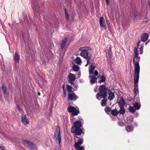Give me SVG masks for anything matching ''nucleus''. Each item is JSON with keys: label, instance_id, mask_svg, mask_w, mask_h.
Masks as SVG:
<instances>
[{"label": "nucleus", "instance_id": "393cba45", "mask_svg": "<svg viewBox=\"0 0 150 150\" xmlns=\"http://www.w3.org/2000/svg\"><path fill=\"white\" fill-rule=\"evenodd\" d=\"M67 90L69 91V92H73L72 91V88L71 86L67 84Z\"/></svg>", "mask_w": 150, "mask_h": 150}, {"label": "nucleus", "instance_id": "ddd939ff", "mask_svg": "<svg viewBox=\"0 0 150 150\" xmlns=\"http://www.w3.org/2000/svg\"><path fill=\"white\" fill-rule=\"evenodd\" d=\"M19 59L20 56L18 52L16 51L15 52V54L14 57V62L16 63H18L19 62Z\"/></svg>", "mask_w": 150, "mask_h": 150}, {"label": "nucleus", "instance_id": "37998d69", "mask_svg": "<svg viewBox=\"0 0 150 150\" xmlns=\"http://www.w3.org/2000/svg\"><path fill=\"white\" fill-rule=\"evenodd\" d=\"M62 88L64 92L65 91V85L64 84L62 85Z\"/></svg>", "mask_w": 150, "mask_h": 150}, {"label": "nucleus", "instance_id": "49530a36", "mask_svg": "<svg viewBox=\"0 0 150 150\" xmlns=\"http://www.w3.org/2000/svg\"><path fill=\"white\" fill-rule=\"evenodd\" d=\"M107 5H108L109 3V0H105Z\"/></svg>", "mask_w": 150, "mask_h": 150}, {"label": "nucleus", "instance_id": "a19ab883", "mask_svg": "<svg viewBox=\"0 0 150 150\" xmlns=\"http://www.w3.org/2000/svg\"><path fill=\"white\" fill-rule=\"evenodd\" d=\"M0 150H6L4 146H1L0 147Z\"/></svg>", "mask_w": 150, "mask_h": 150}, {"label": "nucleus", "instance_id": "a211bd4d", "mask_svg": "<svg viewBox=\"0 0 150 150\" xmlns=\"http://www.w3.org/2000/svg\"><path fill=\"white\" fill-rule=\"evenodd\" d=\"M67 40V38H65L62 41L61 44V48L62 50L64 47Z\"/></svg>", "mask_w": 150, "mask_h": 150}, {"label": "nucleus", "instance_id": "6ab92c4d", "mask_svg": "<svg viewBox=\"0 0 150 150\" xmlns=\"http://www.w3.org/2000/svg\"><path fill=\"white\" fill-rule=\"evenodd\" d=\"M89 77L90 78H91V79H90V82L91 83H93L96 81L97 78L95 76L93 75L91 77L90 76H89Z\"/></svg>", "mask_w": 150, "mask_h": 150}, {"label": "nucleus", "instance_id": "9d476101", "mask_svg": "<svg viewBox=\"0 0 150 150\" xmlns=\"http://www.w3.org/2000/svg\"><path fill=\"white\" fill-rule=\"evenodd\" d=\"M21 122L22 123L25 125L29 124V121L27 118L26 116L23 112L21 113Z\"/></svg>", "mask_w": 150, "mask_h": 150}, {"label": "nucleus", "instance_id": "aec40b11", "mask_svg": "<svg viewBox=\"0 0 150 150\" xmlns=\"http://www.w3.org/2000/svg\"><path fill=\"white\" fill-rule=\"evenodd\" d=\"M111 112L112 115L114 116H115L117 115L119 113L118 111L116 109L111 110Z\"/></svg>", "mask_w": 150, "mask_h": 150}, {"label": "nucleus", "instance_id": "dca6fc26", "mask_svg": "<svg viewBox=\"0 0 150 150\" xmlns=\"http://www.w3.org/2000/svg\"><path fill=\"white\" fill-rule=\"evenodd\" d=\"M118 103L119 107H124L125 104L124 99L122 98L120 99Z\"/></svg>", "mask_w": 150, "mask_h": 150}, {"label": "nucleus", "instance_id": "79ce46f5", "mask_svg": "<svg viewBox=\"0 0 150 150\" xmlns=\"http://www.w3.org/2000/svg\"><path fill=\"white\" fill-rule=\"evenodd\" d=\"M98 93H101V92H100H100L99 93H98L96 95V98L97 99H99V100H100V99H99L98 96L100 97V96H99V95H98Z\"/></svg>", "mask_w": 150, "mask_h": 150}, {"label": "nucleus", "instance_id": "c9c22d12", "mask_svg": "<svg viewBox=\"0 0 150 150\" xmlns=\"http://www.w3.org/2000/svg\"><path fill=\"white\" fill-rule=\"evenodd\" d=\"M134 55H138L139 54L137 52V49L136 47H135L134 49Z\"/></svg>", "mask_w": 150, "mask_h": 150}, {"label": "nucleus", "instance_id": "ea45409f", "mask_svg": "<svg viewBox=\"0 0 150 150\" xmlns=\"http://www.w3.org/2000/svg\"><path fill=\"white\" fill-rule=\"evenodd\" d=\"M98 72L97 70H95L94 73V74L95 76H96L98 75Z\"/></svg>", "mask_w": 150, "mask_h": 150}, {"label": "nucleus", "instance_id": "58836bf2", "mask_svg": "<svg viewBox=\"0 0 150 150\" xmlns=\"http://www.w3.org/2000/svg\"><path fill=\"white\" fill-rule=\"evenodd\" d=\"M143 21L144 22H147L149 20L147 18V17H146L144 18L143 20Z\"/></svg>", "mask_w": 150, "mask_h": 150}, {"label": "nucleus", "instance_id": "de8ad7c7", "mask_svg": "<svg viewBox=\"0 0 150 150\" xmlns=\"http://www.w3.org/2000/svg\"><path fill=\"white\" fill-rule=\"evenodd\" d=\"M130 119H131V120H130V121L129 122H128V123H129L130 122L133 121V118L131 117L130 118Z\"/></svg>", "mask_w": 150, "mask_h": 150}, {"label": "nucleus", "instance_id": "bb28decb", "mask_svg": "<svg viewBox=\"0 0 150 150\" xmlns=\"http://www.w3.org/2000/svg\"><path fill=\"white\" fill-rule=\"evenodd\" d=\"M76 62L77 64H80L82 62L81 59L79 57H77L76 58Z\"/></svg>", "mask_w": 150, "mask_h": 150}, {"label": "nucleus", "instance_id": "4be33fe9", "mask_svg": "<svg viewBox=\"0 0 150 150\" xmlns=\"http://www.w3.org/2000/svg\"><path fill=\"white\" fill-rule=\"evenodd\" d=\"M126 130L128 132H131L133 129V127L131 126H128L126 127Z\"/></svg>", "mask_w": 150, "mask_h": 150}, {"label": "nucleus", "instance_id": "13d9d810", "mask_svg": "<svg viewBox=\"0 0 150 150\" xmlns=\"http://www.w3.org/2000/svg\"><path fill=\"white\" fill-rule=\"evenodd\" d=\"M76 137L77 138H78V137H76Z\"/></svg>", "mask_w": 150, "mask_h": 150}, {"label": "nucleus", "instance_id": "412c9836", "mask_svg": "<svg viewBox=\"0 0 150 150\" xmlns=\"http://www.w3.org/2000/svg\"><path fill=\"white\" fill-rule=\"evenodd\" d=\"M1 88L3 91L5 97L6 98L7 96V94L6 93V89L5 86L3 85L2 86Z\"/></svg>", "mask_w": 150, "mask_h": 150}, {"label": "nucleus", "instance_id": "f704fd0d", "mask_svg": "<svg viewBox=\"0 0 150 150\" xmlns=\"http://www.w3.org/2000/svg\"><path fill=\"white\" fill-rule=\"evenodd\" d=\"M33 6H32V8L34 10L36 8V7H38V3H36V4L35 5L33 4Z\"/></svg>", "mask_w": 150, "mask_h": 150}, {"label": "nucleus", "instance_id": "423d86ee", "mask_svg": "<svg viewBox=\"0 0 150 150\" xmlns=\"http://www.w3.org/2000/svg\"><path fill=\"white\" fill-rule=\"evenodd\" d=\"M23 143L25 146L27 148L32 150H37L36 145L31 141L27 140H23Z\"/></svg>", "mask_w": 150, "mask_h": 150}, {"label": "nucleus", "instance_id": "c85d7f7f", "mask_svg": "<svg viewBox=\"0 0 150 150\" xmlns=\"http://www.w3.org/2000/svg\"><path fill=\"white\" fill-rule=\"evenodd\" d=\"M129 110L132 113H134L135 112L136 110L135 109L134 107L130 106L129 108Z\"/></svg>", "mask_w": 150, "mask_h": 150}, {"label": "nucleus", "instance_id": "72a5a7b5", "mask_svg": "<svg viewBox=\"0 0 150 150\" xmlns=\"http://www.w3.org/2000/svg\"><path fill=\"white\" fill-rule=\"evenodd\" d=\"M91 57H89L88 59H86L87 61V63L85 65V67H87L88 65V64L90 63V61L91 60Z\"/></svg>", "mask_w": 150, "mask_h": 150}, {"label": "nucleus", "instance_id": "f3484780", "mask_svg": "<svg viewBox=\"0 0 150 150\" xmlns=\"http://www.w3.org/2000/svg\"><path fill=\"white\" fill-rule=\"evenodd\" d=\"M95 66L91 65L89 68V72L90 74H91L94 73V71L95 69Z\"/></svg>", "mask_w": 150, "mask_h": 150}, {"label": "nucleus", "instance_id": "2f4dec72", "mask_svg": "<svg viewBox=\"0 0 150 150\" xmlns=\"http://www.w3.org/2000/svg\"><path fill=\"white\" fill-rule=\"evenodd\" d=\"M64 11H65V16H66V18L68 20H69V19L68 13V12H67V10L66 8H65L64 9Z\"/></svg>", "mask_w": 150, "mask_h": 150}, {"label": "nucleus", "instance_id": "f257e3e1", "mask_svg": "<svg viewBox=\"0 0 150 150\" xmlns=\"http://www.w3.org/2000/svg\"><path fill=\"white\" fill-rule=\"evenodd\" d=\"M99 90L101 93H98L100 97L103 98H105L107 96V93L108 92L109 96L108 98L109 100H112L115 97L114 92L111 91V89L108 88H106L104 85H101L99 86Z\"/></svg>", "mask_w": 150, "mask_h": 150}, {"label": "nucleus", "instance_id": "4468645a", "mask_svg": "<svg viewBox=\"0 0 150 150\" xmlns=\"http://www.w3.org/2000/svg\"><path fill=\"white\" fill-rule=\"evenodd\" d=\"M68 81H74L76 79V76L75 74L70 73L68 76Z\"/></svg>", "mask_w": 150, "mask_h": 150}, {"label": "nucleus", "instance_id": "4d7b16f0", "mask_svg": "<svg viewBox=\"0 0 150 150\" xmlns=\"http://www.w3.org/2000/svg\"><path fill=\"white\" fill-rule=\"evenodd\" d=\"M95 90V92H96V89H95V90Z\"/></svg>", "mask_w": 150, "mask_h": 150}, {"label": "nucleus", "instance_id": "cd10ccee", "mask_svg": "<svg viewBox=\"0 0 150 150\" xmlns=\"http://www.w3.org/2000/svg\"><path fill=\"white\" fill-rule=\"evenodd\" d=\"M134 107L136 110H139L140 107V105L138 103H136L134 105Z\"/></svg>", "mask_w": 150, "mask_h": 150}, {"label": "nucleus", "instance_id": "6e6552de", "mask_svg": "<svg viewBox=\"0 0 150 150\" xmlns=\"http://www.w3.org/2000/svg\"><path fill=\"white\" fill-rule=\"evenodd\" d=\"M67 111L69 112H71L73 116L78 115L79 112V109L75 108L73 106H70L67 108Z\"/></svg>", "mask_w": 150, "mask_h": 150}, {"label": "nucleus", "instance_id": "8fccbe9b", "mask_svg": "<svg viewBox=\"0 0 150 150\" xmlns=\"http://www.w3.org/2000/svg\"><path fill=\"white\" fill-rule=\"evenodd\" d=\"M140 49L141 51H143V47L142 46H141L140 48Z\"/></svg>", "mask_w": 150, "mask_h": 150}, {"label": "nucleus", "instance_id": "4c0bfd02", "mask_svg": "<svg viewBox=\"0 0 150 150\" xmlns=\"http://www.w3.org/2000/svg\"><path fill=\"white\" fill-rule=\"evenodd\" d=\"M118 124L121 126H123L124 125V123L121 122H118Z\"/></svg>", "mask_w": 150, "mask_h": 150}, {"label": "nucleus", "instance_id": "a878e982", "mask_svg": "<svg viewBox=\"0 0 150 150\" xmlns=\"http://www.w3.org/2000/svg\"><path fill=\"white\" fill-rule=\"evenodd\" d=\"M105 80V77L104 76H102L100 77V80H99V83H101L104 82Z\"/></svg>", "mask_w": 150, "mask_h": 150}, {"label": "nucleus", "instance_id": "b1692460", "mask_svg": "<svg viewBox=\"0 0 150 150\" xmlns=\"http://www.w3.org/2000/svg\"><path fill=\"white\" fill-rule=\"evenodd\" d=\"M107 101V100L105 98H103V99L102 100L101 102V105L103 107L106 105Z\"/></svg>", "mask_w": 150, "mask_h": 150}, {"label": "nucleus", "instance_id": "f03ea898", "mask_svg": "<svg viewBox=\"0 0 150 150\" xmlns=\"http://www.w3.org/2000/svg\"><path fill=\"white\" fill-rule=\"evenodd\" d=\"M81 122L79 121H77L74 122V126L72 127L71 132L75 133L76 135H80L82 133V130L81 128Z\"/></svg>", "mask_w": 150, "mask_h": 150}, {"label": "nucleus", "instance_id": "a18cd8bd", "mask_svg": "<svg viewBox=\"0 0 150 150\" xmlns=\"http://www.w3.org/2000/svg\"><path fill=\"white\" fill-rule=\"evenodd\" d=\"M1 36L4 38H5V35L3 33H1Z\"/></svg>", "mask_w": 150, "mask_h": 150}, {"label": "nucleus", "instance_id": "473e14b6", "mask_svg": "<svg viewBox=\"0 0 150 150\" xmlns=\"http://www.w3.org/2000/svg\"><path fill=\"white\" fill-rule=\"evenodd\" d=\"M77 148H75L76 150H85L84 147L82 146L77 147Z\"/></svg>", "mask_w": 150, "mask_h": 150}, {"label": "nucleus", "instance_id": "e433bc0d", "mask_svg": "<svg viewBox=\"0 0 150 150\" xmlns=\"http://www.w3.org/2000/svg\"><path fill=\"white\" fill-rule=\"evenodd\" d=\"M17 108L18 109V110L20 111V112H22H22H23V111H22V109L20 108V107H19V106L18 105H17Z\"/></svg>", "mask_w": 150, "mask_h": 150}, {"label": "nucleus", "instance_id": "2eb2a0df", "mask_svg": "<svg viewBox=\"0 0 150 150\" xmlns=\"http://www.w3.org/2000/svg\"><path fill=\"white\" fill-rule=\"evenodd\" d=\"M149 37V35L147 33H144L142 35L141 39L142 41L145 42L147 40Z\"/></svg>", "mask_w": 150, "mask_h": 150}, {"label": "nucleus", "instance_id": "39448f33", "mask_svg": "<svg viewBox=\"0 0 150 150\" xmlns=\"http://www.w3.org/2000/svg\"><path fill=\"white\" fill-rule=\"evenodd\" d=\"M139 78V75H134V91L135 95L138 94V83Z\"/></svg>", "mask_w": 150, "mask_h": 150}, {"label": "nucleus", "instance_id": "c03bdc74", "mask_svg": "<svg viewBox=\"0 0 150 150\" xmlns=\"http://www.w3.org/2000/svg\"><path fill=\"white\" fill-rule=\"evenodd\" d=\"M74 81H69V82L71 83V84L74 85L75 84L74 82H73Z\"/></svg>", "mask_w": 150, "mask_h": 150}, {"label": "nucleus", "instance_id": "6e6d98bb", "mask_svg": "<svg viewBox=\"0 0 150 150\" xmlns=\"http://www.w3.org/2000/svg\"><path fill=\"white\" fill-rule=\"evenodd\" d=\"M149 4H150V2H149Z\"/></svg>", "mask_w": 150, "mask_h": 150}, {"label": "nucleus", "instance_id": "20e7f679", "mask_svg": "<svg viewBox=\"0 0 150 150\" xmlns=\"http://www.w3.org/2000/svg\"><path fill=\"white\" fill-rule=\"evenodd\" d=\"M89 50V48L86 47H80L79 50L81 51L80 55L85 59H87L89 57H91L88 56L89 53L88 51Z\"/></svg>", "mask_w": 150, "mask_h": 150}, {"label": "nucleus", "instance_id": "7c9ffc66", "mask_svg": "<svg viewBox=\"0 0 150 150\" xmlns=\"http://www.w3.org/2000/svg\"><path fill=\"white\" fill-rule=\"evenodd\" d=\"M105 111L106 113H108L111 111V108L109 107H106L105 109Z\"/></svg>", "mask_w": 150, "mask_h": 150}, {"label": "nucleus", "instance_id": "f8f14e48", "mask_svg": "<svg viewBox=\"0 0 150 150\" xmlns=\"http://www.w3.org/2000/svg\"><path fill=\"white\" fill-rule=\"evenodd\" d=\"M83 140L82 139H80L77 140V142H76L74 146L75 148L78 147H77L80 146V145L83 144Z\"/></svg>", "mask_w": 150, "mask_h": 150}, {"label": "nucleus", "instance_id": "7ed1b4c3", "mask_svg": "<svg viewBox=\"0 0 150 150\" xmlns=\"http://www.w3.org/2000/svg\"><path fill=\"white\" fill-rule=\"evenodd\" d=\"M140 58L138 57V55H134L133 57V62L134 66V75H139L140 67L139 62Z\"/></svg>", "mask_w": 150, "mask_h": 150}, {"label": "nucleus", "instance_id": "3c124183", "mask_svg": "<svg viewBox=\"0 0 150 150\" xmlns=\"http://www.w3.org/2000/svg\"><path fill=\"white\" fill-rule=\"evenodd\" d=\"M140 42V41H139V42H138L137 44V46H138L139 45V43Z\"/></svg>", "mask_w": 150, "mask_h": 150}, {"label": "nucleus", "instance_id": "09e8293b", "mask_svg": "<svg viewBox=\"0 0 150 150\" xmlns=\"http://www.w3.org/2000/svg\"><path fill=\"white\" fill-rule=\"evenodd\" d=\"M66 96V93L65 91L64 92V97H65Z\"/></svg>", "mask_w": 150, "mask_h": 150}, {"label": "nucleus", "instance_id": "9b49d317", "mask_svg": "<svg viewBox=\"0 0 150 150\" xmlns=\"http://www.w3.org/2000/svg\"><path fill=\"white\" fill-rule=\"evenodd\" d=\"M99 23L101 27H103L105 29H106L105 23L104 21V18L103 17H101L99 19Z\"/></svg>", "mask_w": 150, "mask_h": 150}, {"label": "nucleus", "instance_id": "864d4df0", "mask_svg": "<svg viewBox=\"0 0 150 150\" xmlns=\"http://www.w3.org/2000/svg\"><path fill=\"white\" fill-rule=\"evenodd\" d=\"M142 53H143V51H141V52H140V54H142Z\"/></svg>", "mask_w": 150, "mask_h": 150}, {"label": "nucleus", "instance_id": "5701e85b", "mask_svg": "<svg viewBox=\"0 0 150 150\" xmlns=\"http://www.w3.org/2000/svg\"><path fill=\"white\" fill-rule=\"evenodd\" d=\"M120 107V110L119 113L121 114H124L125 113V110L124 107Z\"/></svg>", "mask_w": 150, "mask_h": 150}, {"label": "nucleus", "instance_id": "c756f323", "mask_svg": "<svg viewBox=\"0 0 150 150\" xmlns=\"http://www.w3.org/2000/svg\"><path fill=\"white\" fill-rule=\"evenodd\" d=\"M79 67L76 65H74L73 67V70L74 71H78L79 69Z\"/></svg>", "mask_w": 150, "mask_h": 150}, {"label": "nucleus", "instance_id": "5fc2aeb1", "mask_svg": "<svg viewBox=\"0 0 150 150\" xmlns=\"http://www.w3.org/2000/svg\"><path fill=\"white\" fill-rule=\"evenodd\" d=\"M27 19V18H25V19H24V20H26V19Z\"/></svg>", "mask_w": 150, "mask_h": 150}, {"label": "nucleus", "instance_id": "1a4fd4ad", "mask_svg": "<svg viewBox=\"0 0 150 150\" xmlns=\"http://www.w3.org/2000/svg\"><path fill=\"white\" fill-rule=\"evenodd\" d=\"M78 98V96L74 92H69L68 97V100L71 101H75Z\"/></svg>", "mask_w": 150, "mask_h": 150}, {"label": "nucleus", "instance_id": "0eeeda50", "mask_svg": "<svg viewBox=\"0 0 150 150\" xmlns=\"http://www.w3.org/2000/svg\"><path fill=\"white\" fill-rule=\"evenodd\" d=\"M60 130L59 127L57 125L56 128V130L54 133V137H56V142H58L59 144H60L61 141Z\"/></svg>", "mask_w": 150, "mask_h": 150}, {"label": "nucleus", "instance_id": "603ef678", "mask_svg": "<svg viewBox=\"0 0 150 150\" xmlns=\"http://www.w3.org/2000/svg\"><path fill=\"white\" fill-rule=\"evenodd\" d=\"M40 93L39 92H38V95H39V96H40Z\"/></svg>", "mask_w": 150, "mask_h": 150}]
</instances>
